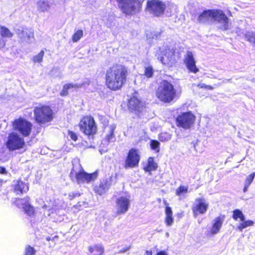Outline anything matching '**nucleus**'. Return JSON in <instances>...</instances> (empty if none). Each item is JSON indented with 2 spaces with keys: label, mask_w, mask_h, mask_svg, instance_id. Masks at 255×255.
Masks as SVG:
<instances>
[{
  "label": "nucleus",
  "mask_w": 255,
  "mask_h": 255,
  "mask_svg": "<svg viewBox=\"0 0 255 255\" xmlns=\"http://www.w3.org/2000/svg\"><path fill=\"white\" fill-rule=\"evenodd\" d=\"M13 34L10 30L5 27H1L0 30V37L3 38L5 41L6 38H10L12 36Z\"/></svg>",
  "instance_id": "obj_28"
},
{
  "label": "nucleus",
  "mask_w": 255,
  "mask_h": 255,
  "mask_svg": "<svg viewBox=\"0 0 255 255\" xmlns=\"http://www.w3.org/2000/svg\"><path fill=\"white\" fill-rule=\"evenodd\" d=\"M16 33L22 41L26 42H31L33 39V31L31 28L20 27L18 28Z\"/></svg>",
  "instance_id": "obj_16"
},
{
  "label": "nucleus",
  "mask_w": 255,
  "mask_h": 255,
  "mask_svg": "<svg viewBox=\"0 0 255 255\" xmlns=\"http://www.w3.org/2000/svg\"><path fill=\"white\" fill-rule=\"evenodd\" d=\"M165 214V223L167 226H170L173 223V218L172 217V211L170 207H166Z\"/></svg>",
  "instance_id": "obj_26"
},
{
  "label": "nucleus",
  "mask_w": 255,
  "mask_h": 255,
  "mask_svg": "<svg viewBox=\"0 0 255 255\" xmlns=\"http://www.w3.org/2000/svg\"><path fill=\"white\" fill-rule=\"evenodd\" d=\"M116 128V126L115 124H112L106 127V131L107 132V133L105 139L108 143L114 142L116 139L114 134V131Z\"/></svg>",
  "instance_id": "obj_22"
},
{
  "label": "nucleus",
  "mask_w": 255,
  "mask_h": 255,
  "mask_svg": "<svg viewBox=\"0 0 255 255\" xmlns=\"http://www.w3.org/2000/svg\"><path fill=\"white\" fill-rule=\"evenodd\" d=\"M225 220V216H220L215 218L212 222V226L210 230V233L212 235L218 234L221 228L223 222Z\"/></svg>",
  "instance_id": "obj_19"
},
{
  "label": "nucleus",
  "mask_w": 255,
  "mask_h": 255,
  "mask_svg": "<svg viewBox=\"0 0 255 255\" xmlns=\"http://www.w3.org/2000/svg\"><path fill=\"white\" fill-rule=\"evenodd\" d=\"M5 45V40L0 37V50L2 49Z\"/></svg>",
  "instance_id": "obj_47"
},
{
  "label": "nucleus",
  "mask_w": 255,
  "mask_h": 255,
  "mask_svg": "<svg viewBox=\"0 0 255 255\" xmlns=\"http://www.w3.org/2000/svg\"><path fill=\"white\" fill-rule=\"evenodd\" d=\"M165 8V4L159 0H150L147 2V10L156 16L162 14Z\"/></svg>",
  "instance_id": "obj_9"
},
{
  "label": "nucleus",
  "mask_w": 255,
  "mask_h": 255,
  "mask_svg": "<svg viewBox=\"0 0 255 255\" xmlns=\"http://www.w3.org/2000/svg\"><path fill=\"white\" fill-rule=\"evenodd\" d=\"M35 254V250L34 248L31 247L30 246L26 247L25 249V255H34Z\"/></svg>",
  "instance_id": "obj_42"
},
{
  "label": "nucleus",
  "mask_w": 255,
  "mask_h": 255,
  "mask_svg": "<svg viewBox=\"0 0 255 255\" xmlns=\"http://www.w3.org/2000/svg\"><path fill=\"white\" fill-rule=\"evenodd\" d=\"M140 160L138 151L135 148L130 149L125 160V167L133 168L138 165Z\"/></svg>",
  "instance_id": "obj_10"
},
{
  "label": "nucleus",
  "mask_w": 255,
  "mask_h": 255,
  "mask_svg": "<svg viewBox=\"0 0 255 255\" xmlns=\"http://www.w3.org/2000/svg\"><path fill=\"white\" fill-rule=\"evenodd\" d=\"M98 174L96 172L93 173H88L84 170L76 173V179L78 184L90 183L94 181L97 178Z\"/></svg>",
  "instance_id": "obj_13"
},
{
  "label": "nucleus",
  "mask_w": 255,
  "mask_h": 255,
  "mask_svg": "<svg viewBox=\"0 0 255 255\" xmlns=\"http://www.w3.org/2000/svg\"><path fill=\"white\" fill-rule=\"evenodd\" d=\"M212 17V10H207L201 13L198 17V21L200 23H205L209 21Z\"/></svg>",
  "instance_id": "obj_23"
},
{
  "label": "nucleus",
  "mask_w": 255,
  "mask_h": 255,
  "mask_svg": "<svg viewBox=\"0 0 255 255\" xmlns=\"http://www.w3.org/2000/svg\"><path fill=\"white\" fill-rule=\"evenodd\" d=\"M68 136L74 141H76L77 139V135L73 131H69L68 132Z\"/></svg>",
  "instance_id": "obj_46"
},
{
  "label": "nucleus",
  "mask_w": 255,
  "mask_h": 255,
  "mask_svg": "<svg viewBox=\"0 0 255 255\" xmlns=\"http://www.w3.org/2000/svg\"><path fill=\"white\" fill-rule=\"evenodd\" d=\"M68 90L69 89L67 88V86H65V85H64L63 87L62 91L60 92V95L61 96H67L68 94Z\"/></svg>",
  "instance_id": "obj_45"
},
{
  "label": "nucleus",
  "mask_w": 255,
  "mask_h": 255,
  "mask_svg": "<svg viewBox=\"0 0 255 255\" xmlns=\"http://www.w3.org/2000/svg\"><path fill=\"white\" fill-rule=\"evenodd\" d=\"M7 147L10 150H15L22 148L25 145L23 137L17 132H12L8 134Z\"/></svg>",
  "instance_id": "obj_6"
},
{
  "label": "nucleus",
  "mask_w": 255,
  "mask_h": 255,
  "mask_svg": "<svg viewBox=\"0 0 255 255\" xmlns=\"http://www.w3.org/2000/svg\"><path fill=\"white\" fill-rule=\"evenodd\" d=\"M2 180L0 179V185H1L2 184Z\"/></svg>",
  "instance_id": "obj_57"
},
{
  "label": "nucleus",
  "mask_w": 255,
  "mask_h": 255,
  "mask_svg": "<svg viewBox=\"0 0 255 255\" xmlns=\"http://www.w3.org/2000/svg\"><path fill=\"white\" fill-rule=\"evenodd\" d=\"M83 32L82 30H77L73 35L72 40L74 42L78 41L83 36Z\"/></svg>",
  "instance_id": "obj_36"
},
{
  "label": "nucleus",
  "mask_w": 255,
  "mask_h": 255,
  "mask_svg": "<svg viewBox=\"0 0 255 255\" xmlns=\"http://www.w3.org/2000/svg\"><path fill=\"white\" fill-rule=\"evenodd\" d=\"M255 177V172H253L249 176L246 177L245 179L244 185H246L247 186H249L253 182Z\"/></svg>",
  "instance_id": "obj_38"
},
{
  "label": "nucleus",
  "mask_w": 255,
  "mask_h": 255,
  "mask_svg": "<svg viewBox=\"0 0 255 255\" xmlns=\"http://www.w3.org/2000/svg\"><path fill=\"white\" fill-rule=\"evenodd\" d=\"M42 208L44 209V208H46V205L44 204V205L42 206Z\"/></svg>",
  "instance_id": "obj_56"
},
{
  "label": "nucleus",
  "mask_w": 255,
  "mask_h": 255,
  "mask_svg": "<svg viewBox=\"0 0 255 255\" xmlns=\"http://www.w3.org/2000/svg\"><path fill=\"white\" fill-rule=\"evenodd\" d=\"M188 192V188L184 186H180L176 190V194L178 196H180L183 193H186Z\"/></svg>",
  "instance_id": "obj_41"
},
{
  "label": "nucleus",
  "mask_w": 255,
  "mask_h": 255,
  "mask_svg": "<svg viewBox=\"0 0 255 255\" xmlns=\"http://www.w3.org/2000/svg\"><path fill=\"white\" fill-rule=\"evenodd\" d=\"M246 39L255 45V32H248L245 35Z\"/></svg>",
  "instance_id": "obj_37"
},
{
  "label": "nucleus",
  "mask_w": 255,
  "mask_h": 255,
  "mask_svg": "<svg viewBox=\"0 0 255 255\" xmlns=\"http://www.w3.org/2000/svg\"><path fill=\"white\" fill-rule=\"evenodd\" d=\"M73 171H74L73 170H72L71 171V174L73 173Z\"/></svg>",
  "instance_id": "obj_59"
},
{
  "label": "nucleus",
  "mask_w": 255,
  "mask_h": 255,
  "mask_svg": "<svg viewBox=\"0 0 255 255\" xmlns=\"http://www.w3.org/2000/svg\"><path fill=\"white\" fill-rule=\"evenodd\" d=\"M249 187V186H247L246 185H244V187L243 189V192L244 193L246 192L248 190V188Z\"/></svg>",
  "instance_id": "obj_53"
},
{
  "label": "nucleus",
  "mask_w": 255,
  "mask_h": 255,
  "mask_svg": "<svg viewBox=\"0 0 255 255\" xmlns=\"http://www.w3.org/2000/svg\"><path fill=\"white\" fill-rule=\"evenodd\" d=\"M153 74V69L150 66L145 68L144 75L147 78H151Z\"/></svg>",
  "instance_id": "obj_40"
},
{
  "label": "nucleus",
  "mask_w": 255,
  "mask_h": 255,
  "mask_svg": "<svg viewBox=\"0 0 255 255\" xmlns=\"http://www.w3.org/2000/svg\"><path fill=\"white\" fill-rule=\"evenodd\" d=\"M89 255H102L104 252V249L101 245H95L89 247Z\"/></svg>",
  "instance_id": "obj_24"
},
{
  "label": "nucleus",
  "mask_w": 255,
  "mask_h": 255,
  "mask_svg": "<svg viewBox=\"0 0 255 255\" xmlns=\"http://www.w3.org/2000/svg\"><path fill=\"white\" fill-rule=\"evenodd\" d=\"M119 7L126 15H133L139 12L142 3L138 0H117Z\"/></svg>",
  "instance_id": "obj_3"
},
{
  "label": "nucleus",
  "mask_w": 255,
  "mask_h": 255,
  "mask_svg": "<svg viewBox=\"0 0 255 255\" xmlns=\"http://www.w3.org/2000/svg\"><path fill=\"white\" fill-rule=\"evenodd\" d=\"M111 185V179L110 178L104 179L100 181L98 185H96L94 187V190L98 195H102L109 190Z\"/></svg>",
  "instance_id": "obj_18"
},
{
  "label": "nucleus",
  "mask_w": 255,
  "mask_h": 255,
  "mask_svg": "<svg viewBox=\"0 0 255 255\" xmlns=\"http://www.w3.org/2000/svg\"><path fill=\"white\" fill-rule=\"evenodd\" d=\"M169 233H166V236L167 237H169Z\"/></svg>",
  "instance_id": "obj_58"
},
{
  "label": "nucleus",
  "mask_w": 255,
  "mask_h": 255,
  "mask_svg": "<svg viewBox=\"0 0 255 255\" xmlns=\"http://www.w3.org/2000/svg\"><path fill=\"white\" fill-rule=\"evenodd\" d=\"M206 89H208L209 90H213V87L211 86H209V85H206Z\"/></svg>",
  "instance_id": "obj_55"
},
{
  "label": "nucleus",
  "mask_w": 255,
  "mask_h": 255,
  "mask_svg": "<svg viewBox=\"0 0 255 255\" xmlns=\"http://www.w3.org/2000/svg\"><path fill=\"white\" fill-rule=\"evenodd\" d=\"M157 167V164L154 162L153 158L149 157L148 159L147 167L145 170L148 171L154 170Z\"/></svg>",
  "instance_id": "obj_31"
},
{
  "label": "nucleus",
  "mask_w": 255,
  "mask_h": 255,
  "mask_svg": "<svg viewBox=\"0 0 255 255\" xmlns=\"http://www.w3.org/2000/svg\"><path fill=\"white\" fill-rule=\"evenodd\" d=\"M30 199L26 197L24 198H17L14 201L15 205L19 208L23 209L28 216H32L34 212V208L29 203Z\"/></svg>",
  "instance_id": "obj_14"
},
{
  "label": "nucleus",
  "mask_w": 255,
  "mask_h": 255,
  "mask_svg": "<svg viewBox=\"0 0 255 255\" xmlns=\"http://www.w3.org/2000/svg\"><path fill=\"white\" fill-rule=\"evenodd\" d=\"M52 113H34V118L36 123L44 124L52 119Z\"/></svg>",
  "instance_id": "obj_20"
},
{
  "label": "nucleus",
  "mask_w": 255,
  "mask_h": 255,
  "mask_svg": "<svg viewBox=\"0 0 255 255\" xmlns=\"http://www.w3.org/2000/svg\"><path fill=\"white\" fill-rule=\"evenodd\" d=\"M128 75L127 68L121 64L109 67L106 74V83L111 90L116 91L121 88L127 81Z\"/></svg>",
  "instance_id": "obj_1"
},
{
  "label": "nucleus",
  "mask_w": 255,
  "mask_h": 255,
  "mask_svg": "<svg viewBox=\"0 0 255 255\" xmlns=\"http://www.w3.org/2000/svg\"><path fill=\"white\" fill-rule=\"evenodd\" d=\"M80 196V193L79 192H72L69 194V199L72 200L76 197Z\"/></svg>",
  "instance_id": "obj_44"
},
{
  "label": "nucleus",
  "mask_w": 255,
  "mask_h": 255,
  "mask_svg": "<svg viewBox=\"0 0 255 255\" xmlns=\"http://www.w3.org/2000/svg\"><path fill=\"white\" fill-rule=\"evenodd\" d=\"M171 134L167 132H163L159 134L158 138L160 141L165 142L170 140L171 139Z\"/></svg>",
  "instance_id": "obj_32"
},
{
  "label": "nucleus",
  "mask_w": 255,
  "mask_h": 255,
  "mask_svg": "<svg viewBox=\"0 0 255 255\" xmlns=\"http://www.w3.org/2000/svg\"><path fill=\"white\" fill-rule=\"evenodd\" d=\"M44 54V52L43 50H41L37 55L33 57V61L37 63H40L42 61L43 57Z\"/></svg>",
  "instance_id": "obj_39"
},
{
  "label": "nucleus",
  "mask_w": 255,
  "mask_h": 255,
  "mask_svg": "<svg viewBox=\"0 0 255 255\" xmlns=\"http://www.w3.org/2000/svg\"><path fill=\"white\" fill-rule=\"evenodd\" d=\"M54 212H56V209L54 208H49L47 211V215L50 216L51 214H53Z\"/></svg>",
  "instance_id": "obj_49"
},
{
  "label": "nucleus",
  "mask_w": 255,
  "mask_h": 255,
  "mask_svg": "<svg viewBox=\"0 0 255 255\" xmlns=\"http://www.w3.org/2000/svg\"><path fill=\"white\" fill-rule=\"evenodd\" d=\"M155 56L163 65L167 66H172L175 62L173 52L168 48L159 47Z\"/></svg>",
  "instance_id": "obj_5"
},
{
  "label": "nucleus",
  "mask_w": 255,
  "mask_h": 255,
  "mask_svg": "<svg viewBox=\"0 0 255 255\" xmlns=\"http://www.w3.org/2000/svg\"><path fill=\"white\" fill-rule=\"evenodd\" d=\"M117 214L121 215L125 214L130 205V196H122L116 200Z\"/></svg>",
  "instance_id": "obj_12"
},
{
  "label": "nucleus",
  "mask_w": 255,
  "mask_h": 255,
  "mask_svg": "<svg viewBox=\"0 0 255 255\" xmlns=\"http://www.w3.org/2000/svg\"><path fill=\"white\" fill-rule=\"evenodd\" d=\"M184 62L190 72L196 73L199 71V69L196 66V62L192 52H187L184 56Z\"/></svg>",
  "instance_id": "obj_17"
},
{
  "label": "nucleus",
  "mask_w": 255,
  "mask_h": 255,
  "mask_svg": "<svg viewBox=\"0 0 255 255\" xmlns=\"http://www.w3.org/2000/svg\"><path fill=\"white\" fill-rule=\"evenodd\" d=\"M37 5L38 10L42 12L48 11L51 6L49 2L46 0H40L37 3Z\"/></svg>",
  "instance_id": "obj_27"
},
{
  "label": "nucleus",
  "mask_w": 255,
  "mask_h": 255,
  "mask_svg": "<svg viewBox=\"0 0 255 255\" xmlns=\"http://www.w3.org/2000/svg\"><path fill=\"white\" fill-rule=\"evenodd\" d=\"M195 117L192 113H181L176 119V124L177 127L184 129L189 128L193 124Z\"/></svg>",
  "instance_id": "obj_8"
},
{
  "label": "nucleus",
  "mask_w": 255,
  "mask_h": 255,
  "mask_svg": "<svg viewBox=\"0 0 255 255\" xmlns=\"http://www.w3.org/2000/svg\"><path fill=\"white\" fill-rule=\"evenodd\" d=\"M233 218L236 221L240 219V221H244L245 216L240 210L235 209L233 211Z\"/></svg>",
  "instance_id": "obj_29"
},
{
  "label": "nucleus",
  "mask_w": 255,
  "mask_h": 255,
  "mask_svg": "<svg viewBox=\"0 0 255 255\" xmlns=\"http://www.w3.org/2000/svg\"><path fill=\"white\" fill-rule=\"evenodd\" d=\"M14 130L18 132L23 137H28L31 132L32 125L23 118H18L13 122Z\"/></svg>",
  "instance_id": "obj_4"
},
{
  "label": "nucleus",
  "mask_w": 255,
  "mask_h": 255,
  "mask_svg": "<svg viewBox=\"0 0 255 255\" xmlns=\"http://www.w3.org/2000/svg\"><path fill=\"white\" fill-rule=\"evenodd\" d=\"M152 253L151 251H146L144 255H152Z\"/></svg>",
  "instance_id": "obj_54"
},
{
  "label": "nucleus",
  "mask_w": 255,
  "mask_h": 255,
  "mask_svg": "<svg viewBox=\"0 0 255 255\" xmlns=\"http://www.w3.org/2000/svg\"><path fill=\"white\" fill-rule=\"evenodd\" d=\"M194 104L191 102H187L183 104L181 107V110L185 112H191L193 110Z\"/></svg>",
  "instance_id": "obj_34"
},
{
  "label": "nucleus",
  "mask_w": 255,
  "mask_h": 255,
  "mask_svg": "<svg viewBox=\"0 0 255 255\" xmlns=\"http://www.w3.org/2000/svg\"><path fill=\"white\" fill-rule=\"evenodd\" d=\"M0 173H1V174H6V171L4 167H0Z\"/></svg>",
  "instance_id": "obj_52"
},
{
  "label": "nucleus",
  "mask_w": 255,
  "mask_h": 255,
  "mask_svg": "<svg viewBox=\"0 0 255 255\" xmlns=\"http://www.w3.org/2000/svg\"><path fill=\"white\" fill-rule=\"evenodd\" d=\"M47 240L49 241V238H47Z\"/></svg>",
  "instance_id": "obj_60"
},
{
  "label": "nucleus",
  "mask_w": 255,
  "mask_h": 255,
  "mask_svg": "<svg viewBox=\"0 0 255 255\" xmlns=\"http://www.w3.org/2000/svg\"><path fill=\"white\" fill-rule=\"evenodd\" d=\"M13 186L14 192L17 195L22 194L28 190V185L21 180L14 181Z\"/></svg>",
  "instance_id": "obj_21"
},
{
  "label": "nucleus",
  "mask_w": 255,
  "mask_h": 255,
  "mask_svg": "<svg viewBox=\"0 0 255 255\" xmlns=\"http://www.w3.org/2000/svg\"><path fill=\"white\" fill-rule=\"evenodd\" d=\"M212 19L220 24V28L226 30L229 28V19L221 10H212Z\"/></svg>",
  "instance_id": "obj_11"
},
{
  "label": "nucleus",
  "mask_w": 255,
  "mask_h": 255,
  "mask_svg": "<svg viewBox=\"0 0 255 255\" xmlns=\"http://www.w3.org/2000/svg\"><path fill=\"white\" fill-rule=\"evenodd\" d=\"M197 87H199V88H205V89H206V85L205 84L200 83H199L197 85Z\"/></svg>",
  "instance_id": "obj_51"
},
{
  "label": "nucleus",
  "mask_w": 255,
  "mask_h": 255,
  "mask_svg": "<svg viewBox=\"0 0 255 255\" xmlns=\"http://www.w3.org/2000/svg\"><path fill=\"white\" fill-rule=\"evenodd\" d=\"M139 104V100L135 97H133L128 101V107L131 112H139L138 108Z\"/></svg>",
  "instance_id": "obj_25"
},
{
  "label": "nucleus",
  "mask_w": 255,
  "mask_h": 255,
  "mask_svg": "<svg viewBox=\"0 0 255 255\" xmlns=\"http://www.w3.org/2000/svg\"><path fill=\"white\" fill-rule=\"evenodd\" d=\"M156 94L161 101L169 103L175 98L176 90L171 83L167 80H162L156 90Z\"/></svg>",
  "instance_id": "obj_2"
},
{
  "label": "nucleus",
  "mask_w": 255,
  "mask_h": 255,
  "mask_svg": "<svg viewBox=\"0 0 255 255\" xmlns=\"http://www.w3.org/2000/svg\"><path fill=\"white\" fill-rule=\"evenodd\" d=\"M156 255H168L164 251H160L157 253Z\"/></svg>",
  "instance_id": "obj_50"
},
{
  "label": "nucleus",
  "mask_w": 255,
  "mask_h": 255,
  "mask_svg": "<svg viewBox=\"0 0 255 255\" xmlns=\"http://www.w3.org/2000/svg\"><path fill=\"white\" fill-rule=\"evenodd\" d=\"M130 248V246L126 247L125 248H123L121 250L119 251L118 252V254L124 253L126 252L127 251H128Z\"/></svg>",
  "instance_id": "obj_48"
},
{
  "label": "nucleus",
  "mask_w": 255,
  "mask_h": 255,
  "mask_svg": "<svg viewBox=\"0 0 255 255\" xmlns=\"http://www.w3.org/2000/svg\"><path fill=\"white\" fill-rule=\"evenodd\" d=\"M208 207L209 204L204 198L196 199L192 208L194 216L196 217L198 214H205L207 212Z\"/></svg>",
  "instance_id": "obj_15"
},
{
  "label": "nucleus",
  "mask_w": 255,
  "mask_h": 255,
  "mask_svg": "<svg viewBox=\"0 0 255 255\" xmlns=\"http://www.w3.org/2000/svg\"><path fill=\"white\" fill-rule=\"evenodd\" d=\"M237 228L240 231H242L243 229L250 226H252L254 224V222L252 220H247L244 221H241Z\"/></svg>",
  "instance_id": "obj_30"
},
{
  "label": "nucleus",
  "mask_w": 255,
  "mask_h": 255,
  "mask_svg": "<svg viewBox=\"0 0 255 255\" xmlns=\"http://www.w3.org/2000/svg\"><path fill=\"white\" fill-rule=\"evenodd\" d=\"M81 130L86 135H91L96 132L97 127L94 119L91 117H85L80 121Z\"/></svg>",
  "instance_id": "obj_7"
},
{
  "label": "nucleus",
  "mask_w": 255,
  "mask_h": 255,
  "mask_svg": "<svg viewBox=\"0 0 255 255\" xmlns=\"http://www.w3.org/2000/svg\"><path fill=\"white\" fill-rule=\"evenodd\" d=\"M65 86H67V88L68 89H70L71 88H81L82 86V84L70 83V84H65Z\"/></svg>",
  "instance_id": "obj_43"
},
{
  "label": "nucleus",
  "mask_w": 255,
  "mask_h": 255,
  "mask_svg": "<svg viewBox=\"0 0 255 255\" xmlns=\"http://www.w3.org/2000/svg\"><path fill=\"white\" fill-rule=\"evenodd\" d=\"M34 112H52L50 107L46 105L39 104L35 107Z\"/></svg>",
  "instance_id": "obj_33"
},
{
  "label": "nucleus",
  "mask_w": 255,
  "mask_h": 255,
  "mask_svg": "<svg viewBox=\"0 0 255 255\" xmlns=\"http://www.w3.org/2000/svg\"><path fill=\"white\" fill-rule=\"evenodd\" d=\"M160 143L156 140H151L150 147L152 150H155L157 152H159L160 150Z\"/></svg>",
  "instance_id": "obj_35"
}]
</instances>
